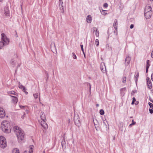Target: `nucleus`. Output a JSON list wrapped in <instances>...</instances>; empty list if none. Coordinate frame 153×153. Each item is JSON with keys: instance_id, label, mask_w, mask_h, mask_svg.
<instances>
[{"instance_id": "nucleus-1", "label": "nucleus", "mask_w": 153, "mask_h": 153, "mask_svg": "<svg viewBox=\"0 0 153 153\" xmlns=\"http://www.w3.org/2000/svg\"><path fill=\"white\" fill-rule=\"evenodd\" d=\"M13 130L16 135L19 142H21L23 140L24 138V133L23 131L17 126L13 128Z\"/></svg>"}, {"instance_id": "nucleus-2", "label": "nucleus", "mask_w": 153, "mask_h": 153, "mask_svg": "<svg viewBox=\"0 0 153 153\" xmlns=\"http://www.w3.org/2000/svg\"><path fill=\"white\" fill-rule=\"evenodd\" d=\"M1 128L2 131L6 133L11 131L10 126L9 122L7 121L4 120L1 123Z\"/></svg>"}, {"instance_id": "nucleus-3", "label": "nucleus", "mask_w": 153, "mask_h": 153, "mask_svg": "<svg viewBox=\"0 0 153 153\" xmlns=\"http://www.w3.org/2000/svg\"><path fill=\"white\" fill-rule=\"evenodd\" d=\"M9 43V40L7 38L5 34L2 33L1 40L0 41V49H2L5 46L7 45Z\"/></svg>"}, {"instance_id": "nucleus-4", "label": "nucleus", "mask_w": 153, "mask_h": 153, "mask_svg": "<svg viewBox=\"0 0 153 153\" xmlns=\"http://www.w3.org/2000/svg\"><path fill=\"white\" fill-rule=\"evenodd\" d=\"M152 9L151 6H146L145 9V16L146 19L149 18L152 14Z\"/></svg>"}, {"instance_id": "nucleus-5", "label": "nucleus", "mask_w": 153, "mask_h": 153, "mask_svg": "<svg viewBox=\"0 0 153 153\" xmlns=\"http://www.w3.org/2000/svg\"><path fill=\"white\" fill-rule=\"evenodd\" d=\"M7 143L5 138L3 136H0V147L4 148L6 147Z\"/></svg>"}, {"instance_id": "nucleus-6", "label": "nucleus", "mask_w": 153, "mask_h": 153, "mask_svg": "<svg viewBox=\"0 0 153 153\" xmlns=\"http://www.w3.org/2000/svg\"><path fill=\"white\" fill-rule=\"evenodd\" d=\"M79 117L77 114H75L74 117V120L75 125L78 127L80 126V122L79 120Z\"/></svg>"}, {"instance_id": "nucleus-7", "label": "nucleus", "mask_w": 153, "mask_h": 153, "mask_svg": "<svg viewBox=\"0 0 153 153\" xmlns=\"http://www.w3.org/2000/svg\"><path fill=\"white\" fill-rule=\"evenodd\" d=\"M100 68L102 73H105L106 72V68L104 62H102L101 63Z\"/></svg>"}, {"instance_id": "nucleus-8", "label": "nucleus", "mask_w": 153, "mask_h": 153, "mask_svg": "<svg viewBox=\"0 0 153 153\" xmlns=\"http://www.w3.org/2000/svg\"><path fill=\"white\" fill-rule=\"evenodd\" d=\"M4 13L6 16L9 15L10 12L8 7H5L4 10Z\"/></svg>"}, {"instance_id": "nucleus-9", "label": "nucleus", "mask_w": 153, "mask_h": 153, "mask_svg": "<svg viewBox=\"0 0 153 153\" xmlns=\"http://www.w3.org/2000/svg\"><path fill=\"white\" fill-rule=\"evenodd\" d=\"M146 81L148 88L149 89H151L152 88V83L150 80L149 78L148 77L146 79Z\"/></svg>"}, {"instance_id": "nucleus-10", "label": "nucleus", "mask_w": 153, "mask_h": 153, "mask_svg": "<svg viewBox=\"0 0 153 153\" xmlns=\"http://www.w3.org/2000/svg\"><path fill=\"white\" fill-rule=\"evenodd\" d=\"M19 87L21 89H22V91L25 92V94H27L28 92L27 91H26V88L24 86L22 85H20L19 82Z\"/></svg>"}, {"instance_id": "nucleus-11", "label": "nucleus", "mask_w": 153, "mask_h": 153, "mask_svg": "<svg viewBox=\"0 0 153 153\" xmlns=\"http://www.w3.org/2000/svg\"><path fill=\"white\" fill-rule=\"evenodd\" d=\"M5 115V113L3 109L0 107V117H4Z\"/></svg>"}, {"instance_id": "nucleus-12", "label": "nucleus", "mask_w": 153, "mask_h": 153, "mask_svg": "<svg viewBox=\"0 0 153 153\" xmlns=\"http://www.w3.org/2000/svg\"><path fill=\"white\" fill-rule=\"evenodd\" d=\"M40 117L44 122H46V119L45 118V114H44V112H41V115H40Z\"/></svg>"}, {"instance_id": "nucleus-13", "label": "nucleus", "mask_w": 153, "mask_h": 153, "mask_svg": "<svg viewBox=\"0 0 153 153\" xmlns=\"http://www.w3.org/2000/svg\"><path fill=\"white\" fill-rule=\"evenodd\" d=\"M114 27L117 31L116 34H117V19L115 20L114 22Z\"/></svg>"}, {"instance_id": "nucleus-14", "label": "nucleus", "mask_w": 153, "mask_h": 153, "mask_svg": "<svg viewBox=\"0 0 153 153\" xmlns=\"http://www.w3.org/2000/svg\"><path fill=\"white\" fill-rule=\"evenodd\" d=\"M66 143L64 137H63V140L61 142V145L63 149H65L66 148Z\"/></svg>"}, {"instance_id": "nucleus-15", "label": "nucleus", "mask_w": 153, "mask_h": 153, "mask_svg": "<svg viewBox=\"0 0 153 153\" xmlns=\"http://www.w3.org/2000/svg\"><path fill=\"white\" fill-rule=\"evenodd\" d=\"M41 125L42 127L45 129H46L48 128V126L45 122L43 121V123H41Z\"/></svg>"}, {"instance_id": "nucleus-16", "label": "nucleus", "mask_w": 153, "mask_h": 153, "mask_svg": "<svg viewBox=\"0 0 153 153\" xmlns=\"http://www.w3.org/2000/svg\"><path fill=\"white\" fill-rule=\"evenodd\" d=\"M131 60V58L129 56H127L125 59V63L127 65H128L130 63V62Z\"/></svg>"}, {"instance_id": "nucleus-17", "label": "nucleus", "mask_w": 153, "mask_h": 153, "mask_svg": "<svg viewBox=\"0 0 153 153\" xmlns=\"http://www.w3.org/2000/svg\"><path fill=\"white\" fill-rule=\"evenodd\" d=\"M86 21L88 23H90L91 22V16L90 15L87 16L86 18Z\"/></svg>"}, {"instance_id": "nucleus-18", "label": "nucleus", "mask_w": 153, "mask_h": 153, "mask_svg": "<svg viewBox=\"0 0 153 153\" xmlns=\"http://www.w3.org/2000/svg\"><path fill=\"white\" fill-rule=\"evenodd\" d=\"M59 6H60V9L62 12L63 13L64 10H63V2L61 1L59 2Z\"/></svg>"}, {"instance_id": "nucleus-19", "label": "nucleus", "mask_w": 153, "mask_h": 153, "mask_svg": "<svg viewBox=\"0 0 153 153\" xmlns=\"http://www.w3.org/2000/svg\"><path fill=\"white\" fill-rule=\"evenodd\" d=\"M11 97H13L12 99V102L14 103H17L18 101L17 98L16 97L13 96H12Z\"/></svg>"}, {"instance_id": "nucleus-20", "label": "nucleus", "mask_w": 153, "mask_h": 153, "mask_svg": "<svg viewBox=\"0 0 153 153\" xmlns=\"http://www.w3.org/2000/svg\"><path fill=\"white\" fill-rule=\"evenodd\" d=\"M149 60H147L146 62V73H147L148 68L149 67L150 64L149 63Z\"/></svg>"}, {"instance_id": "nucleus-21", "label": "nucleus", "mask_w": 153, "mask_h": 153, "mask_svg": "<svg viewBox=\"0 0 153 153\" xmlns=\"http://www.w3.org/2000/svg\"><path fill=\"white\" fill-rule=\"evenodd\" d=\"M40 93H39V94H38V93H36L35 94H33V96L35 98L37 99L38 98L39 96V100H40Z\"/></svg>"}, {"instance_id": "nucleus-22", "label": "nucleus", "mask_w": 153, "mask_h": 153, "mask_svg": "<svg viewBox=\"0 0 153 153\" xmlns=\"http://www.w3.org/2000/svg\"><path fill=\"white\" fill-rule=\"evenodd\" d=\"M34 148V147L33 145H30L29 146V153H33V149Z\"/></svg>"}, {"instance_id": "nucleus-23", "label": "nucleus", "mask_w": 153, "mask_h": 153, "mask_svg": "<svg viewBox=\"0 0 153 153\" xmlns=\"http://www.w3.org/2000/svg\"><path fill=\"white\" fill-rule=\"evenodd\" d=\"M12 153H19V150L17 148L14 149L12 151Z\"/></svg>"}, {"instance_id": "nucleus-24", "label": "nucleus", "mask_w": 153, "mask_h": 153, "mask_svg": "<svg viewBox=\"0 0 153 153\" xmlns=\"http://www.w3.org/2000/svg\"><path fill=\"white\" fill-rule=\"evenodd\" d=\"M126 88H122L120 89V93L121 94H124V92L126 90Z\"/></svg>"}, {"instance_id": "nucleus-25", "label": "nucleus", "mask_w": 153, "mask_h": 153, "mask_svg": "<svg viewBox=\"0 0 153 153\" xmlns=\"http://www.w3.org/2000/svg\"><path fill=\"white\" fill-rule=\"evenodd\" d=\"M122 79V82L123 83H125L126 82V77L125 76L123 77Z\"/></svg>"}, {"instance_id": "nucleus-26", "label": "nucleus", "mask_w": 153, "mask_h": 153, "mask_svg": "<svg viewBox=\"0 0 153 153\" xmlns=\"http://www.w3.org/2000/svg\"><path fill=\"white\" fill-rule=\"evenodd\" d=\"M16 93V92L14 91H9L8 92V94H15Z\"/></svg>"}, {"instance_id": "nucleus-27", "label": "nucleus", "mask_w": 153, "mask_h": 153, "mask_svg": "<svg viewBox=\"0 0 153 153\" xmlns=\"http://www.w3.org/2000/svg\"><path fill=\"white\" fill-rule=\"evenodd\" d=\"M100 113L101 115H103L104 114V111L102 109H101L100 111Z\"/></svg>"}, {"instance_id": "nucleus-28", "label": "nucleus", "mask_w": 153, "mask_h": 153, "mask_svg": "<svg viewBox=\"0 0 153 153\" xmlns=\"http://www.w3.org/2000/svg\"><path fill=\"white\" fill-rule=\"evenodd\" d=\"M99 31H98L97 29H96V34H95L96 36H97V37L99 36Z\"/></svg>"}, {"instance_id": "nucleus-29", "label": "nucleus", "mask_w": 153, "mask_h": 153, "mask_svg": "<svg viewBox=\"0 0 153 153\" xmlns=\"http://www.w3.org/2000/svg\"><path fill=\"white\" fill-rule=\"evenodd\" d=\"M95 44L97 46H98L99 45V40L97 39L95 40Z\"/></svg>"}, {"instance_id": "nucleus-30", "label": "nucleus", "mask_w": 153, "mask_h": 153, "mask_svg": "<svg viewBox=\"0 0 153 153\" xmlns=\"http://www.w3.org/2000/svg\"><path fill=\"white\" fill-rule=\"evenodd\" d=\"M138 76H139V74L138 73L137 74H136L135 76V81H136V82H137V79L138 77Z\"/></svg>"}, {"instance_id": "nucleus-31", "label": "nucleus", "mask_w": 153, "mask_h": 153, "mask_svg": "<svg viewBox=\"0 0 153 153\" xmlns=\"http://www.w3.org/2000/svg\"><path fill=\"white\" fill-rule=\"evenodd\" d=\"M10 63L11 65L13 66H14L15 64V62H14V60L13 59H12L11 60Z\"/></svg>"}, {"instance_id": "nucleus-32", "label": "nucleus", "mask_w": 153, "mask_h": 153, "mask_svg": "<svg viewBox=\"0 0 153 153\" xmlns=\"http://www.w3.org/2000/svg\"><path fill=\"white\" fill-rule=\"evenodd\" d=\"M137 92V91L136 90H134L132 91L131 92V94L132 95H134V94L135 93H136Z\"/></svg>"}, {"instance_id": "nucleus-33", "label": "nucleus", "mask_w": 153, "mask_h": 153, "mask_svg": "<svg viewBox=\"0 0 153 153\" xmlns=\"http://www.w3.org/2000/svg\"><path fill=\"white\" fill-rule=\"evenodd\" d=\"M72 56L73 57L74 59H76V56L74 53H72Z\"/></svg>"}, {"instance_id": "nucleus-34", "label": "nucleus", "mask_w": 153, "mask_h": 153, "mask_svg": "<svg viewBox=\"0 0 153 153\" xmlns=\"http://www.w3.org/2000/svg\"><path fill=\"white\" fill-rule=\"evenodd\" d=\"M132 101L131 103L132 105H133L134 103L136 101V99L135 97H133L132 98Z\"/></svg>"}, {"instance_id": "nucleus-35", "label": "nucleus", "mask_w": 153, "mask_h": 153, "mask_svg": "<svg viewBox=\"0 0 153 153\" xmlns=\"http://www.w3.org/2000/svg\"><path fill=\"white\" fill-rule=\"evenodd\" d=\"M148 104L151 108H153V104L152 103L149 102Z\"/></svg>"}, {"instance_id": "nucleus-36", "label": "nucleus", "mask_w": 153, "mask_h": 153, "mask_svg": "<svg viewBox=\"0 0 153 153\" xmlns=\"http://www.w3.org/2000/svg\"><path fill=\"white\" fill-rule=\"evenodd\" d=\"M80 47L81 48L83 54H84V55L85 56V55L84 53V50L83 48V45H80Z\"/></svg>"}, {"instance_id": "nucleus-37", "label": "nucleus", "mask_w": 153, "mask_h": 153, "mask_svg": "<svg viewBox=\"0 0 153 153\" xmlns=\"http://www.w3.org/2000/svg\"><path fill=\"white\" fill-rule=\"evenodd\" d=\"M103 123L104 124L105 126L106 127V128H107V124H108L107 123V122L106 120H104L103 121Z\"/></svg>"}, {"instance_id": "nucleus-38", "label": "nucleus", "mask_w": 153, "mask_h": 153, "mask_svg": "<svg viewBox=\"0 0 153 153\" xmlns=\"http://www.w3.org/2000/svg\"><path fill=\"white\" fill-rule=\"evenodd\" d=\"M108 6V4L107 3H105L103 4V7H107Z\"/></svg>"}, {"instance_id": "nucleus-39", "label": "nucleus", "mask_w": 153, "mask_h": 153, "mask_svg": "<svg viewBox=\"0 0 153 153\" xmlns=\"http://www.w3.org/2000/svg\"><path fill=\"white\" fill-rule=\"evenodd\" d=\"M150 113L151 114H152L153 113V110L152 109H149Z\"/></svg>"}, {"instance_id": "nucleus-40", "label": "nucleus", "mask_w": 153, "mask_h": 153, "mask_svg": "<svg viewBox=\"0 0 153 153\" xmlns=\"http://www.w3.org/2000/svg\"><path fill=\"white\" fill-rule=\"evenodd\" d=\"M132 124L134 125L136 124V122H134V120H132Z\"/></svg>"}, {"instance_id": "nucleus-41", "label": "nucleus", "mask_w": 153, "mask_h": 153, "mask_svg": "<svg viewBox=\"0 0 153 153\" xmlns=\"http://www.w3.org/2000/svg\"><path fill=\"white\" fill-rule=\"evenodd\" d=\"M134 27V25L133 24H131L130 26V28L131 29H132Z\"/></svg>"}, {"instance_id": "nucleus-42", "label": "nucleus", "mask_w": 153, "mask_h": 153, "mask_svg": "<svg viewBox=\"0 0 153 153\" xmlns=\"http://www.w3.org/2000/svg\"><path fill=\"white\" fill-rule=\"evenodd\" d=\"M151 79L153 81V73L151 75Z\"/></svg>"}, {"instance_id": "nucleus-43", "label": "nucleus", "mask_w": 153, "mask_h": 153, "mask_svg": "<svg viewBox=\"0 0 153 153\" xmlns=\"http://www.w3.org/2000/svg\"><path fill=\"white\" fill-rule=\"evenodd\" d=\"M19 107L21 108H23L25 106H24L22 105H19Z\"/></svg>"}, {"instance_id": "nucleus-44", "label": "nucleus", "mask_w": 153, "mask_h": 153, "mask_svg": "<svg viewBox=\"0 0 153 153\" xmlns=\"http://www.w3.org/2000/svg\"><path fill=\"white\" fill-rule=\"evenodd\" d=\"M150 100L152 102H153V100H152L150 99Z\"/></svg>"}, {"instance_id": "nucleus-45", "label": "nucleus", "mask_w": 153, "mask_h": 153, "mask_svg": "<svg viewBox=\"0 0 153 153\" xmlns=\"http://www.w3.org/2000/svg\"><path fill=\"white\" fill-rule=\"evenodd\" d=\"M132 125H133V124H132V123L130 124L129 125V126L131 127V126Z\"/></svg>"}, {"instance_id": "nucleus-46", "label": "nucleus", "mask_w": 153, "mask_h": 153, "mask_svg": "<svg viewBox=\"0 0 153 153\" xmlns=\"http://www.w3.org/2000/svg\"><path fill=\"white\" fill-rule=\"evenodd\" d=\"M91 85L90 84V88H89V90H90V91H91Z\"/></svg>"}, {"instance_id": "nucleus-47", "label": "nucleus", "mask_w": 153, "mask_h": 153, "mask_svg": "<svg viewBox=\"0 0 153 153\" xmlns=\"http://www.w3.org/2000/svg\"><path fill=\"white\" fill-rule=\"evenodd\" d=\"M59 2L62 1V0H59Z\"/></svg>"}, {"instance_id": "nucleus-48", "label": "nucleus", "mask_w": 153, "mask_h": 153, "mask_svg": "<svg viewBox=\"0 0 153 153\" xmlns=\"http://www.w3.org/2000/svg\"><path fill=\"white\" fill-rule=\"evenodd\" d=\"M106 14V13H105L104 14H104V15H105Z\"/></svg>"}, {"instance_id": "nucleus-49", "label": "nucleus", "mask_w": 153, "mask_h": 153, "mask_svg": "<svg viewBox=\"0 0 153 153\" xmlns=\"http://www.w3.org/2000/svg\"><path fill=\"white\" fill-rule=\"evenodd\" d=\"M43 153H45V152L44 151L43 152Z\"/></svg>"}, {"instance_id": "nucleus-50", "label": "nucleus", "mask_w": 153, "mask_h": 153, "mask_svg": "<svg viewBox=\"0 0 153 153\" xmlns=\"http://www.w3.org/2000/svg\"><path fill=\"white\" fill-rule=\"evenodd\" d=\"M21 9H22V6L21 5Z\"/></svg>"}, {"instance_id": "nucleus-51", "label": "nucleus", "mask_w": 153, "mask_h": 153, "mask_svg": "<svg viewBox=\"0 0 153 153\" xmlns=\"http://www.w3.org/2000/svg\"><path fill=\"white\" fill-rule=\"evenodd\" d=\"M151 1H153V0H150Z\"/></svg>"}, {"instance_id": "nucleus-52", "label": "nucleus", "mask_w": 153, "mask_h": 153, "mask_svg": "<svg viewBox=\"0 0 153 153\" xmlns=\"http://www.w3.org/2000/svg\"><path fill=\"white\" fill-rule=\"evenodd\" d=\"M137 103H135L136 105H137Z\"/></svg>"}, {"instance_id": "nucleus-53", "label": "nucleus", "mask_w": 153, "mask_h": 153, "mask_svg": "<svg viewBox=\"0 0 153 153\" xmlns=\"http://www.w3.org/2000/svg\"><path fill=\"white\" fill-rule=\"evenodd\" d=\"M97 106H98V104H97Z\"/></svg>"}, {"instance_id": "nucleus-54", "label": "nucleus", "mask_w": 153, "mask_h": 153, "mask_svg": "<svg viewBox=\"0 0 153 153\" xmlns=\"http://www.w3.org/2000/svg\"><path fill=\"white\" fill-rule=\"evenodd\" d=\"M114 33H115V31H114Z\"/></svg>"}, {"instance_id": "nucleus-55", "label": "nucleus", "mask_w": 153, "mask_h": 153, "mask_svg": "<svg viewBox=\"0 0 153 153\" xmlns=\"http://www.w3.org/2000/svg\"><path fill=\"white\" fill-rule=\"evenodd\" d=\"M94 125H95V124L94 122Z\"/></svg>"}, {"instance_id": "nucleus-56", "label": "nucleus", "mask_w": 153, "mask_h": 153, "mask_svg": "<svg viewBox=\"0 0 153 153\" xmlns=\"http://www.w3.org/2000/svg\"><path fill=\"white\" fill-rule=\"evenodd\" d=\"M1 0H0V2L1 1Z\"/></svg>"}, {"instance_id": "nucleus-57", "label": "nucleus", "mask_w": 153, "mask_h": 153, "mask_svg": "<svg viewBox=\"0 0 153 153\" xmlns=\"http://www.w3.org/2000/svg\"><path fill=\"white\" fill-rule=\"evenodd\" d=\"M105 10H102V11H105Z\"/></svg>"}]
</instances>
